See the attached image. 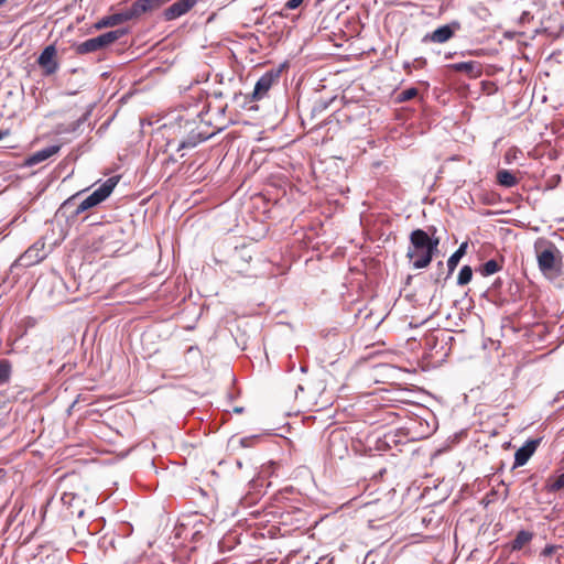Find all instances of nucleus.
<instances>
[{
  "mask_svg": "<svg viewBox=\"0 0 564 564\" xmlns=\"http://www.w3.org/2000/svg\"><path fill=\"white\" fill-rule=\"evenodd\" d=\"M9 134V131H2L0 130V140H2L3 137L8 135Z\"/></svg>",
  "mask_w": 564,
  "mask_h": 564,
  "instance_id": "nucleus-27",
  "label": "nucleus"
},
{
  "mask_svg": "<svg viewBox=\"0 0 564 564\" xmlns=\"http://www.w3.org/2000/svg\"><path fill=\"white\" fill-rule=\"evenodd\" d=\"M473 278V270L469 265H464L457 276L458 285H466L470 282Z\"/></svg>",
  "mask_w": 564,
  "mask_h": 564,
  "instance_id": "nucleus-19",
  "label": "nucleus"
},
{
  "mask_svg": "<svg viewBox=\"0 0 564 564\" xmlns=\"http://www.w3.org/2000/svg\"><path fill=\"white\" fill-rule=\"evenodd\" d=\"M535 252L539 268L542 272L555 269L557 248L550 241L542 240L535 243Z\"/></svg>",
  "mask_w": 564,
  "mask_h": 564,
  "instance_id": "nucleus-3",
  "label": "nucleus"
},
{
  "mask_svg": "<svg viewBox=\"0 0 564 564\" xmlns=\"http://www.w3.org/2000/svg\"><path fill=\"white\" fill-rule=\"evenodd\" d=\"M61 150V145L58 144H54V145H50V147H46L44 149H41L36 152H34L31 156H29V159L26 160V164L32 166V165H36L47 159H50L51 156L57 154Z\"/></svg>",
  "mask_w": 564,
  "mask_h": 564,
  "instance_id": "nucleus-11",
  "label": "nucleus"
},
{
  "mask_svg": "<svg viewBox=\"0 0 564 564\" xmlns=\"http://www.w3.org/2000/svg\"><path fill=\"white\" fill-rule=\"evenodd\" d=\"M553 551H554V546H546V547H544V550L542 551V555L547 556V555L552 554V553H553Z\"/></svg>",
  "mask_w": 564,
  "mask_h": 564,
  "instance_id": "nucleus-26",
  "label": "nucleus"
},
{
  "mask_svg": "<svg viewBox=\"0 0 564 564\" xmlns=\"http://www.w3.org/2000/svg\"><path fill=\"white\" fill-rule=\"evenodd\" d=\"M278 75L272 72H267L264 75H262L259 80L256 83L253 93H252V100H260L262 99L270 88L272 87L273 83L275 82Z\"/></svg>",
  "mask_w": 564,
  "mask_h": 564,
  "instance_id": "nucleus-9",
  "label": "nucleus"
},
{
  "mask_svg": "<svg viewBox=\"0 0 564 564\" xmlns=\"http://www.w3.org/2000/svg\"><path fill=\"white\" fill-rule=\"evenodd\" d=\"M506 158L507 159L512 158V154H509V152H508V153H506Z\"/></svg>",
  "mask_w": 564,
  "mask_h": 564,
  "instance_id": "nucleus-30",
  "label": "nucleus"
},
{
  "mask_svg": "<svg viewBox=\"0 0 564 564\" xmlns=\"http://www.w3.org/2000/svg\"><path fill=\"white\" fill-rule=\"evenodd\" d=\"M410 242L411 248L408 250L406 256L413 261V268H426L437 251L438 239H432L423 229H415L410 235Z\"/></svg>",
  "mask_w": 564,
  "mask_h": 564,
  "instance_id": "nucleus-1",
  "label": "nucleus"
},
{
  "mask_svg": "<svg viewBox=\"0 0 564 564\" xmlns=\"http://www.w3.org/2000/svg\"><path fill=\"white\" fill-rule=\"evenodd\" d=\"M100 48H101L100 44H99L98 39L96 36V37H93V39H88V40H86L83 43H79L76 46V53L77 54H87V53L99 51Z\"/></svg>",
  "mask_w": 564,
  "mask_h": 564,
  "instance_id": "nucleus-16",
  "label": "nucleus"
},
{
  "mask_svg": "<svg viewBox=\"0 0 564 564\" xmlns=\"http://www.w3.org/2000/svg\"><path fill=\"white\" fill-rule=\"evenodd\" d=\"M534 536V533L528 530H521L510 544L512 551H520L528 545Z\"/></svg>",
  "mask_w": 564,
  "mask_h": 564,
  "instance_id": "nucleus-13",
  "label": "nucleus"
},
{
  "mask_svg": "<svg viewBox=\"0 0 564 564\" xmlns=\"http://www.w3.org/2000/svg\"><path fill=\"white\" fill-rule=\"evenodd\" d=\"M11 367L8 361L0 362V382H7L10 379Z\"/></svg>",
  "mask_w": 564,
  "mask_h": 564,
  "instance_id": "nucleus-21",
  "label": "nucleus"
},
{
  "mask_svg": "<svg viewBox=\"0 0 564 564\" xmlns=\"http://www.w3.org/2000/svg\"><path fill=\"white\" fill-rule=\"evenodd\" d=\"M541 440H529L521 446L514 454L513 468L521 467L528 463L531 456L535 453Z\"/></svg>",
  "mask_w": 564,
  "mask_h": 564,
  "instance_id": "nucleus-8",
  "label": "nucleus"
},
{
  "mask_svg": "<svg viewBox=\"0 0 564 564\" xmlns=\"http://www.w3.org/2000/svg\"><path fill=\"white\" fill-rule=\"evenodd\" d=\"M73 199H75V196H73L72 198L67 199V200L65 202V204H66V205H67V204H69Z\"/></svg>",
  "mask_w": 564,
  "mask_h": 564,
  "instance_id": "nucleus-28",
  "label": "nucleus"
},
{
  "mask_svg": "<svg viewBox=\"0 0 564 564\" xmlns=\"http://www.w3.org/2000/svg\"><path fill=\"white\" fill-rule=\"evenodd\" d=\"M124 34H126V31L116 30V31H109L104 34H100L99 36H97V39L100 44V47L104 48V47L112 44L117 40H119Z\"/></svg>",
  "mask_w": 564,
  "mask_h": 564,
  "instance_id": "nucleus-15",
  "label": "nucleus"
},
{
  "mask_svg": "<svg viewBox=\"0 0 564 564\" xmlns=\"http://www.w3.org/2000/svg\"><path fill=\"white\" fill-rule=\"evenodd\" d=\"M460 29L459 22H452L449 24L442 25L434 30L432 33L426 34L423 37L424 42H432V43H445L448 40H451L455 32Z\"/></svg>",
  "mask_w": 564,
  "mask_h": 564,
  "instance_id": "nucleus-5",
  "label": "nucleus"
},
{
  "mask_svg": "<svg viewBox=\"0 0 564 564\" xmlns=\"http://www.w3.org/2000/svg\"><path fill=\"white\" fill-rule=\"evenodd\" d=\"M455 67L457 70L470 72L474 68V63L473 62H463V63L456 64Z\"/></svg>",
  "mask_w": 564,
  "mask_h": 564,
  "instance_id": "nucleus-23",
  "label": "nucleus"
},
{
  "mask_svg": "<svg viewBox=\"0 0 564 564\" xmlns=\"http://www.w3.org/2000/svg\"><path fill=\"white\" fill-rule=\"evenodd\" d=\"M129 21L126 11H121L118 13H113L110 15H106L101 18L98 22H96L95 28L97 30H101L105 28H112L119 24H122L124 22Z\"/></svg>",
  "mask_w": 564,
  "mask_h": 564,
  "instance_id": "nucleus-12",
  "label": "nucleus"
},
{
  "mask_svg": "<svg viewBox=\"0 0 564 564\" xmlns=\"http://www.w3.org/2000/svg\"><path fill=\"white\" fill-rule=\"evenodd\" d=\"M497 182L503 187H513L519 183L517 176L508 170H500L497 173Z\"/></svg>",
  "mask_w": 564,
  "mask_h": 564,
  "instance_id": "nucleus-14",
  "label": "nucleus"
},
{
  "mask_svg": "<svg viewBox=\"0 0 564 564\" xmlns=\"http://www.w3.org/2000/svg\"><path fill=\"white\" fill-rule=\"evenodd\" d=\"M302 3H303V0H289L285 3V8L289 10H294V9L299 8Z\"/></svg>",
  "mask_w": 564,
  "mask_h": 564,
  "instance_id": "nucleus-25",
  "label": "nucleus"
},
{
  "mask_svg": "<svg viewBox=\"0 0 564 564\" xmlns=\"http://www.w3.org/2000/svg\"><path fill=\"white\" fill-rule=\"evenodd\" d=\"M6 0H0V6L4 3Z\"/></svg>",
  "mask_w": 564,
  "mask_h": 564,
  "instance_id": "nucleus-31",
  "label": "nucleus"
},
{
  "mask_svg": "<svg viewBox=\"0 0 564 564\" xmlns=\"http://www.w3.org/2000/svg\"><path fill=\"white\" fill-rule=\"evenodd\" d=\"M467 248V242H463L459 248L449 257L447 260L448 273H453L456 269L459 260L465 254Z\"/></svg>",
  "mask_w": 564,
  "mask_h": 564,
  "instance_id": "nucleus-17",
  "label": "nucleus"
},
{
  "mask_svg": "<svg viewBox=\"0 0 564 564\" xmlns=\"http://www.w3.org/2000/svg\"><path fill=\"white\" fill-rule=\"evenodd\" d=\"M197 142L196 141H192V140H188V141H182L178 147H177V151H181L182 149H188V148H194L196 147Z\"/></svg>",
  "mask_w": 564,
  "mask_h": 564,
  "instance_id": "nucleus-24",
  "label": "nucleus"
},
{
  "mask_svg": "<svg viewBox=\"0 0 564 564\" xmlns=\"http://www.w3.org/2000/svg\"><path fill=\"white\" fill-rule=\"evenodd\" d=\"M117 184L118 177H109L96 191H94L90 195L80 202V204L76 207L74 215L78 216L79 214L104 202L112 193Z\"/></svg>",
  "mask_w": 564,
  "mask_h": 564,
  "instance_id": "nucleus-2",
  "label": "nucleus"
},
{
  "mask_svg": "<svg viewBox=\"0 0 564 564\" xmlns=\"http://www.w3.org/2000/svg\"><path fill=\"white\" fill-rule=\"evenodd\" d=\"M500 270L501 265L496 260L491 259L482 264L481 273L482 275L488 276L497 273Z\"/></svg>",
  "mask_w": 564,
  "mask_h": 564,
  "instance_id": "nucleus-18",
  "label": "nucleus"
},
{
  "mask_svg": "<svg viewBox=\"0 0 564 564\" xmlns=\"http://www.w3.org/2000/svg\"><path fill=\"white\" fill-rule=\"evenodd\" d=\"M39 65L43 68L45 75H52L58 69L56 61V48L54 45L46 46L37 58Z\"/></svg>",
  "mask_w": 564,
  "mask_h": 564,
  "instance_id": "nucleus-6",
  "label": "nucleus"
},
{
  "mask_svg": "<svg viewBox=\"0 0 564 564\" xmlns=\"http://www.w3.org/2000/svg\"><path fill=\"white\" fill-rule=\"evenodd\" d=\"M45 257V242L43 240H37L20 256L18 262L22 267H31L42 261Z\"/></svg>",
  "mask_w": 564,
  "mask_h": 564,
  "instance_id": "nucleus-4",
  "label": "nucleus"
},
{
  "mask_svg": "<svg viewBox=\"0 0 564 564\" xmlns=\"http://www.w3.org/2000/svg\"><path fill=\"white\" fill-rule=\"evenodd\" d=\"M550 491H558L564 488V473L555 477V479L547 485Z\"/></svg>",
  "mask_w": 564,
  "mask_h": 564,
  "instance_id": "nucleus-22",
  "label": "nucleus"
},
{
  "mask_svg": "<svg viewBox=\"0 0 564 564\" xmlns=\"http://www.w3.org/2000/svg\"><path fill=\"white\" fill-rule=\"evenodd\" d=\"M197 1L198 0H177L164 10L163 17L166 21L175 20L192 10Z\"/></svg>",
  "mask_w": 564,
  "mask_h": 564,
  "instance_id": "nucleus-7",
  "label": "nucleus"
},
{
  "mask_svg": "<svg viewBox=\"0 0 564 564\" xmlns=\"http://www.w3.org/2000/svg\"><path fill=\"white\" fill-rule=\"evenodd\" d=\"M156 8L154 0H137L129 9H126L127 17L130 20L139 18L143 13Z\"/></svg>",
  "mask_w": 564,
  "mask_h": 564,
  "instance_id": "nucleus-10",
  "label": "nucleus"
},
{
  "mask_svg": "<svg viewBox=\"0 0 564 564\" xmlns=\"http://www.w3.org/2000/svg\"><path fill=\"white\" fill-rule=\"evenodd\" d=\"M416 96H417V89L414 87H411V88L404 89L403 91H401L398 95V101L404 102V101L413 99Z\"/></svg>",
  "mask_w": 564,
  "mask_h": 564,
  "instance_id": "nucleus-20",
  "label": "nucleus"
},
{
  "mask_svg": "<svg viewBox=\"0 0 564 564\" xmlns=\"http://www.w3.org/2000/svg\"><path fill=\"white\" fill-rule=\"evenodd\" d=\"M506 158L507 159L512 158V154H509V152H508V153H506Z\"/></svg>",
  "mask_w": 564,
  "mask_h": 564,
  "instance_id": "nucleus-29",
  "label": "nucleus"
}]
</instances>
